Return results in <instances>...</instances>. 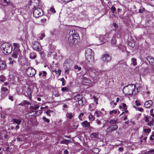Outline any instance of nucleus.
Returning a JSON list of instances; mask_svg holds the SVG:
<instances>
[{
	"instance_id": "63",
	"label": "nucleus",
	"mask_w": 154,
	"mask_h": 154,
	"mask_svg": "<svg viewBox=\"0 0 154 154\" xmlns=\"http://www.w3.org/2000/svg\"><path fill=\"white\" fill-rule=\"evenodd\" d=\"M119 149L120 151H122L123 150V149L122 147H120L119 148Z\"/></svg>"
},
{
	"instance_id": "1",
	"label": "nucleus",
	"mask_w": 154,
	"mask_h": 154,
	"mask_svg": "<svg viewBox=\"0 0 154 154\" xmlns=\"http://www.w3.org/2000/svg\"><path fill=\"white\" fill-rule=\"evenodd\" d=\"M85 57L86 60L85 62L82 63V65L84 68L88 72L90 76L93 77L94 72H92L94 70L92 69L89 67V65H92L94 62V53L90 48H88L85 51Z\"/></svg>"
},
{
	"instance_id": "31",
	"label": "nucleus",
	"mask_w": 154,
	"mask_h": 154,
	"mask_svg": "<svg viewBox=\"0 0 154 154\" xmlns=\"http://www.w3.org/2000/svg\"><path fill=\"white\" fill-rule=\"evenodd\" d=\"M1 90L2 93H4V92L8 91V89L5 87H3L1 88Z\"/></svg>"
},
{
	"instance_id": "22",
	"label": "nucleus",
	"mask_w": 154,
	"mask_h": 154,
	"mask_svg": "<svg viewBox=\"0 0 154 154\" xmlns=\"http://www.w3.org/2000/svg\"><path fill=\"white\" fill-rule=\"evenodd\" d=\"M47 73L45 71H41L39 72V76H40L42 75V76L44 77L46 76V75Z\"/></svg>"
},
{
	"instance_id": "62",
	"label": "nucleus",
	"mask_w": 154,
	"mask_h": 154,
	"mask_svg": "<svg viewBox=\"0 0 154 154\" xmlns=\"http://www.w3.org/2000/svg\"><path fill=\"white\" fill-rule=\"evenodd\" d=\"M64 154H68V152L67 149H65L64 150Z\"/></svg>"
},
{
	"instance_id": "54",
	"label": "nucleus",
	"mask_w": 154,
	"mask_h": 154,
	"mask_svg": "<svg viewBox=\"0 0 154 154\" xmlns=\"http://www.w3.org/2000/svg\"><path fill=\"white\" fill-rule=\"evenodd\" d=\"M135 103H136V104L137 106H140L141 105L140 103L137 100H136L135 101Z\"/></svg>"
},
{
	"instance_id": "36",
	"label": "nucleus",
	"mask_w": 154,
	"mask_h": 154,
	"mask_svg": "<svg viewBox=\"0 0 154 154\" xmlns=\"http://www.w3.org/2000/svg\"><path fill=\"white\" fill-rule=\"evenodd\" d=\"M61 90L63 91L68 92L69 91V88L67 87H62Z\"/></svg>"
},
{
	"instance_id": "49",
	"label": "nucleus",
	"mask_w": 154,
	"mask_h": 154,
	"mask_svg": "<svg viewBox=\"0 0 154 154\" xmlns=\"http://www.w3.org/2000/svg\"><path fill=\"white\" fill-rule=\"evenodd\" d=\"M96 122L98 125H100L102 123V122L100 121L98 119L96 120Z\"/></svg>"
},
{
	"instance_id": "29",
	"label": "nucleus",
	"mask_w": 154,
	"mask_h": 154,
	"mask_svg": "<svg viewBox=\"0 0 154 154\" xmlns=\"http://www.w3.org/2000/svg\"><path fill=\"white\" fill-rule=\"evenodd\" d=\"M26 93L27 94V95L30 98L31 96V91L30 89L29 88H27L26 91Z\"/></svg>"
},
{
	"instance_id": "21",
	"label": "nucleus",
	"mask_w": 154,
	"mask_h": 154,
	"mask_svg": "<svg viewBox=\"0 0 154 154\" xmlns=\"http://www.w3.org/2000/svg\"><path fill=\"white\" fill-rule=\"evenodd\" d=\"M71 142V141L69 140L65 139L61 141L60 143L61 144H65L68 145L70 142Z\"/></svg>"
},
{
	"instance_id": "47",
	"label": "nucleus",
	"mask_w": 154,
	"mask_h": 154,
	"mask_svg": "<svg viewBox=\"0 0 154 154\" xmlns=\"http://www.w3.org/2000/svg\"><path fill=\"white\" fill-rule=\"evenodd\" d=\"M153 109H151L150 110V115L153 117H154V113H153Z\"/></svg>"
},
{
	"instance_id": "23",
	"label": "nucleus",
	"mask_w": 154,
	"mask_h": 154,
	"mask_svg": "<svg viewBox=\"0 0 154 154\" xmlns=\"http://www.w3.org/2000/svg\"><path fill=\"white\" fill-rule=\"evenodd\" d=\"M29 57L31 59H35L36 57V54L34 52H31L29 54Z\"/></svg>"
},
{
	"instance_id": "38",
	"label": "nucleus",
	"mask_w": 154,
	"mask_h": 154,
	"mask_svg": "<svg viewBox=\"0 0 154 154\" xmlns=\"http://www.w3.org/2000/svg\"><path fill=\"white\" fill-rule=\"evenodd\" d=\"M22 104L24 105H29L30 104V103L27 100H24ZM22 104V103H21ZM20 105H21L20 104H19Z\"/></svg>"
},
{
	"instance_id": "45",
	"label": "nucleus",
	"mask_w": 154,
	"mask_h": 154,
	"mask_svg": "<svg viewBox=\"0 0 154 154\" xmlns=\"http://www.w3.org/2000/svg\"><path fill=\"white\" fill-rule=\"evenodd\" d=\"M111 10L112 11V13H114L115 12V11L116 10V8L112 6L111 8Z\"/></svg>"
},
{
	"instance_id": "40",
	"label": "nucleus",
	"mask_w": 154,
	"mask_h": 154,
	"mask_svg": "<svg viewBox=\"0 0 154 154\" xmlns=\"http://www.w3.org/2000/svg\"><path fill=\"white\" fill-rule=\"evenodd\" d=\"M128 44L132 48L134 47L135 46V44L133 42H130L128 43Z\"/></svg>"
},
{
	"instance_id": "46",
	"label": "nucleus",
	"mask_w": 154,
	"mask_h": 154,
	"mask_svg": "<svg viewBox=\"0 0 154 154\" xmlns=\"http://www.w3.org/2000/svg\"><path fill=\"white\" fill-rule=\"evenodd\" d=\"M93 98L94 100V101L96 102L97 104V101L98 100V98L96 97L95 96H94L93 97Z\"/></svg>"
},
{
	"instance_id": "11",
	"label": "nucleus",
	"mask_w": 154,
	"mask_h": 154,
	"mask_svg": "<svg viewBox=\"0 0 154 154\" xmlns=\"http://www.w3.org/2000/svg\"><path fill=\"white\" fill-rule=\"evenodd\" d=\"M20 50H17L16 51L13 50V53L12 54V57L15 58H16L18 56L20 57Z\"/></svg>"
},
{
	"instance_id": "13",
	"label": "nucleus",
	"mask_w": 154,
	"mask_h": 154,
	"mask_svg": "<svg viewBox=\"0 0 154 154\" xmlns=\"http://www.w3.org/2000/svg\"><path fill=\"white\" fill-rule=\"evenodd\" d=\"M153 104L152 101L151 100H149L145 102L144 104V106L146 108L150 107Z\"/></svg>"
},
{
	"instance_id": "12",
	"label": "nucleus",
	"mask_w": 154,
	"mask_h": 154,
	"mask_svg": "<svg viewBox=\"0 0 154 154\" xmlns=\"http://www.w3.org/2000/svg\"><path fill=\"white\" fill-rule=\"evenodd\" d=\"M6 65L3 60H0V70H3L6 69Z\"/></svg>"
},
{
	"instance_id": "55",
	"label": "nucleus",
	"mask_w": 154,
	"mask_h": 154,
	"mask_svg": "<svg viewBox=\"0 0 154 154\" xmlns=\"http://www.w3.org/2000/svg\"><path fill=\"white\" fill-rule=\"evenodd\" d=\"M8 98L11 100L12 101H13L14 100L13 97L12 96H9L8 97Z\"/></svg>"
},
{
	"instance_id": "41",
	"label": "nucleus",
	"mask_w": 154,
	"mask_h": 154,
	"mask_svg": "<svg viewBox=\"0 0 154 154\" xmlns=\"http://www.w3.org/2000/svg\"><path fill=\"white\" fill-rule=\"evenodd\" d=\"M42 119L44 120V122H47V123H49L50 121L49 119H47L45 117H43Z\"/></svg>"
},
{
	"instance_id": "57",
	"label": "nucleus",
	"mask_w": 154,
	"mask_h": 154,
	"mask_svg": "<svg viewBox=\"0 0 154 154\" xmlns=\"http://www.w3.org/2000/svg\"><path fill=\"white\" fill-rule=\"evenodd\" d=\"M46 19H42L41 20V21L42 23H44L46 21Z\"/></svg>"
},
{
	"instance_id": "56",
	"label": "nucleus",
	"mask_w": 154,
	"mask_h": 154,
	"mask_svg": "<svg viewBox=\"0 0 154 154\" xmlns=\"http://www.w3.org/2000/svg\"><path fill=\"white\" fill-rule=\"evenodd\" d=\"M123 106L124 109H127V106H126V104L125 103H123Z\"/></svg>"
},
{
	"instance_id": "26",
	"label": "nucleus",
	"mask_w": 154,
	"mask_h": 154,
	"mask_svg": "<svg viewBox=\"0 0 154 154\" xmlns=\"http://www.w3.org/2000/svg\"><path fill=\"white\" fill-rule=\"evenodd\" d=\"M149 122H148L147 123V125L150 126H152L153 125V123L154 122V119L153 118H151V120H150Z\"/></svg>"
},
{
	"instance_id": "34",
	"label": "nucleus",
	"mask_w": 154,
	"mask_h": 154,
	"mask_svg": "<svg viewBox=\"0 0 154 154\" xmlns=\"http://www.w3.org/2000/svg\"><path fill=\"white\" fill-rule=\"evenodd\" d=\"M3 2L5 3H6L7 5H11L14 8V6L13 5V3L11 2H8L7 0H4Z\"/></svg>"
},
{
	"instance_id": "42",
	"label": "nucleus",
	"mask_w": 154,
	"mask_h": 154,
	"mask_svg": "<svg viewBox=\"0 0 154 154\" xmlns=\"http://www.w3.org/2000/svg\"><path fill=\"white\" fill-rule=\"evenodd\" d=\"M60 80L62 82V85L63 86H64L65 85V80L64 79V78H61L60 79Z\"/></svg>"
},
{
	"instance_id": "32",
	"label": "nucleus",
	"mask_w": 154,
	"mask_h": 154,
	"mask_svg": "<svg viewBox=\"0 0 154 154\" xmlns=\"http://www.w3.org/2000/svg\"><path fill=\"white\" fill-rule=\"evenodd\" d=\"M66 117L69 119H71L73 116L72 113H67L66 115Z\"/></svg>"
},
{
	"instance_id": "30",
	"label": "nucleus",
	"mask_w": 154,
	"mask_h": 154,
	"mask_svg": "<svg viewBox=\"0 0 154 154\" xmlns=\"http://www.w3.org/2000/svg\"><path fill=\"white\" fill-rule=\"evenodd\" d=\"M116 40L114 37H112L111 40V43L113 45H115L116 43Z\"/></svg>"
},
{
	"instance_id": "48",
	"label": "nucleus",
	"mask_w": 154,
	"mask_h": 154,
	"mask_svg": "<svg viewBox=\"0 0 154 154\" xmlns=\"http://www.w3.org/2000/svg\"><path fill=\"white\" fill-rule=\"evenodd\" d=\"M74 68L75 69H78L79 71H80L81 69V68L80 67H78L77 65H75L74 67Z\"/></svg>"
},
{
	"instance_id": "43",
	"label": "nucleus",
	"mask_w": 154,
	"mask_h": 154,
	"mask_svg": "<svg viewBox=\"0 0 154 154\" xmlns=\"http://www.w3.org/2000/svg\"><path fill=\"white\" fill-rule=\"evenodd\" d=\"M117 113V111L116 110H113L112 111H110L109 112V114L111 115L113 113L115 114H116Z\"/></svg>"
},
{
	"instance_id": "35",
	"label": "nucleus",
	"mask_w": 154,
	"mask_h": 154,
	"mask_svg": "<svg viewBox=\"0 0 154 154\" xmlns=\"http://www.w3.org/2000/svg\"><path fill=\"white\" fill-rule=\"evenodd\" d=\"M95 114L96 115V116L97 117H99L101 116V115L102 112L100 111H97L95 112Z\"/></svg>"
},
{
	"instance_id": "51",
	"label": "nucleus",
	"mask_w": 154,
	"mask_h": 154,
	"mask_svg": "<svg viewBox=\"0 0 154 154\" xmlns=\"http://www.w3.org/2000/svg\"><path fill=\"white\" fill-rule=\"evenodd\" d=\"M53 112V111H52V110H48V111H47L46 112V114L48 116H50V113L51 112Z\"/></svg>"
},
{
	"instance_id": "4",
	"label": "nucleus",
	"mask_w": 154,
	"mask_h": 154,
	"mask_svg": "<svg viewBox=\"0 0 154 154\" xmlns=\"http://www.w3.org/2000/svg\"><path fill=\"white\" fill-rule=\"evenodd\" d=\"M3 53L5 54L10 53L12 51V46L9 43H4L2 45Z\"/></svg>"
},
{
	"instance_id": "27",
	"label": "nucleus",
	"mask_w": 154,
	"mask_h": 154,
	"mask_svg": "<svg viewBox=\"0 0 154 154\" xmlns=\"http://www.w3.org/2000/svg\"><path fill=\"white\" fill-rule=\"evenodd\" d=\"M39 107V106L37 105H35L34 106H30V109H31L36 110L38 109Z\"/></svg>"
},
{
	"instance_id": "20",
	"label": "nucleus",
	"mask_w": 154,
	"mask_h": 154,
	"mask_svg": "<svg viewBox=\"0 0 154 154\" xmlns=\"http://www.w3.org/2000/svg\"><path fill=\"white\" fill-rule=\"evenodd\" d=\"M100 38L103 43L107 41L106 36L105 35L100 36Z\"/></svg>"
},
{
	"instance_id": "3",
	"label": "nucleus",
	"mask_w": 154,
	"mask_h": 154,
	"mask_svg": "<svg viewBox=\"0 0 154 154\" xmlns=\"http://www.w3.org/2000/svg\"><path fill=\"white\" fill-rule=\"evenodd\" d=\"M135 85L133 84L129 85L124 87L123 92L125 94L131 95L134 91L135 88Z\"/></svg>"
},
{
	"instance_id": "2",
	"label": "nucleus",
	"mask_w": 154,
	"mask_h": 154,
	"mask_svg": "<svg viewBox=\"0 0 154 154\" xmlns=\"http://www.w3.org/2000/svg\"><path fill=\"white\" fill-rule=\"evenodd\" d=\"M75 30H72L69 33L68 42L71 45H75L78 43L79 36L77 33H75Z\"/></svg>"
},
{
	"instance_id": "37",
	"label": "nucleus",
	"mask_w": 154,
	"mask_h": 154,
	"mask_svg": "<svg viewBox=\"0 0 154 154\" xmlns=\"http://www.w3.org/2000/svg\"><path fill=\"white\" fill-rule=\"evenodd\" d=\"M151 119V118L150 117H148V116H146L145 117V121L146 122H148Z\"/></svg>"
},
{
	"instance_id": "39",
	"label": "nucleus",
	"mask_w": 154,
	"mask_h": 154,
	"mask_svg": "<svg viewBox=\"0 0 154 154\" xmlns=\"http://www.w3.org/2000/svg\"><path fill=\"white\" fill-rule=\"evenodd\" d=\"M84 113L81 112L80 113L79 115L78 116V117L80 120H82V117L84 116Z\"/></svg>"
},
{
	"instance_id": "15",
	"label": "nucleus",
	"mask_w": 154,
	"mask_h": 154,
	"mask_svg": "<svg viewBox=\"0 0 154 154\" xmlns=\"http://www.w3.org/2000/svg\"><path fill=\"white\" fill-rule=\"evenodd\" d=\"M147 59L150 64L154 65V58L151 56H148L147 57Z\"/></svg>"
},
{
	"instance_id": "50",
	"label": "nucleus",
	"mask_w": 154,
	"mask_h": 154,
	"mask_svg": "<svg viewBox=\"0 0 154 154\" xmlns=\"http://www.w3.org/2000/svg\"><path fill=\"white\" fill-rule=\"evenodd\" d=\"M50 11L52 12L55 13L56 12V11L55 9L53 7L51 8L50 9Z\"/></svg>"
},
{
	"instance_id": "60",
	"label": "nucleus",
	"mask_w": 154,
	"mask_h": 154,
	"mask_svg": "<svg viewBox=\"0 0 154 154\" xmlns=\"http://www.w3.org/2000/svg\"><path fill=\"white\" fill-rule=\"evenodd\" d=\"M84 80H85V79H84V80L83 81V82H85V83H86V82L90 83V80L88 79H87L86 80L87 81V82H86V81L85 82Z\"/></svg>"
},
{
	"instance_id": "59",
	"label": "nucleus",
	"mask_w": 154,
	"mask_h": 154,
	"mask_svg": "<svg viewBox=\"0 0 154 154\" xmlns=\"http://www.w3.org/2000/svg\"><path fill=\"white\" fill-rule=\"evenodd\" d=\"M138 110L140 111L141 112H143V109L142 108H138Z\"/></svg>"
},
{
	"instance_id": "44",
	"label": "nucleus",
	"mask_w": 154,
	"mask_h": 154,
	"mask_svg": "<svg viewBox=\"0 0 154 154\" xmlns=\"http://www.w3.org/2000/svg\"><path fill=\"white\" fill-rule=\"evenodd\" d=\"M151 129L150 128L144 129V131L145 133H149L151 131Z\"/></svg>"
},
{
	"instance_id": "64",
	"label": "nucleus",
	"mask_w": 154,
	"mask_h": 154,
	"mask_svg": "<svg viewBox=\"0 0 154 154\" xmlns=\"http://www.w3.org/2000/svg\"><path fill=\"white\" fill-rule=\"evenodd\" d=\"M52 72H55L56 74H57V71L55 69H54L52 70Z\"/></svg>"
},
{
	"instance_id": "9",
	"label": "nucleus",
	"mask_w": 154,
	"mask_h": 154,
	"mask_svg": "<svg viewBox=\"0 0 154 154\" xmlns=\"http://www.w3.org/2000/svg\"><path fill=\"white\" fill-rule=\"evenodd\" d=\"M18 62L20 65L23 66L26 63L27 60L25 56H20L18 58Z\"/></svg>"
},
{
	"instance_id": "33",
	"label": "nucleus",
	"mask_w": 154,
	"mask_h": 154,
	"mask_svg": "<svg viewBox=\"0 0 154 154\" xmlns=\"http://www.w3.org/2000/svg\"><path fill=\"white\" fill-rule=\"evenodd\" d=\"M88 118L89 120L91 121H93L95 119L94 117L92 115H89Z\"/></svg>"
},
{
	"instance_id": "19",
	"label": "nucleus",
	"mask_w": 154,
	"mask_h": 154,
	"mask_svg": "<svg viewBox=\"0 0 154 154\" xmlns=\"http://www.w3.org/2000/svg\"><path fill=\"white\" fill-rule=\"evenodd\" d=\"M13 45L14 47V50L16 51L17 50H20L19 49L20 45L18 43H14L13 44Z\"/></svg>"
},
{
	"instance_id": "53",
	"label": "nucleus",
	"mask_w": 154,
	"mask_h": 154,
	"mask_svg": "<svg viewBox=\"0 0 154 154\" xmlns=\"http://www.w3.org/2000/svg\"><path fill=\"white\" fill-rule=\"evenodd\" d=\"M147 154H154V149L150 150Z\"/></svg>"
},
{
	"instance_id": "7",
	"label": "nucleus",
	"mask_w": 154,
	"mask_h": 154,
	"mask_svg": "<svg viewBox=\"0 0 154 154\" xmlns=\"http://www.w3.org/2000/svg\"><path fill=\"white\" fill-rule=\"evenodd\" d=\"M118 128V126L116 125H111L109 126L106 130V131L107 133L111 132L114 131Z\"/></svg>"
},
{
	"instance_id": "6",
	"label": "nucleus",
	"mask_w": 154,
	"mask_h": 154,
	"mask_svg": "<svg viewBox=\"0 0 154 154\" xmlns=\"http://www.w3.org/2000/svg\"><path fill=\"white\" fill-rule=\"evenodd\" d=\"M27 75L30 77L33 76L35 74V70L32 67L28 68L26 71Z\"/></svg>"
},
{
	"instance_id": "8",
	"label": "nucleus",
	"mask_w": 154,
	"mask_h": 154,
	"mask_svg": "<svg viewBox=\"0 0 154 154\" xmlns=\"http://www.w3.org/2000/svg\"><path fill=\"white\" fill-rule=\"evenodd\" d=\"M32 46L33 49L37 51H40L41 50L40 44L37 42H33Z\"/></svg>"
},
{
	"instance_id": "16",
	"label": "nucleus",
	"mask_w": 154,
	"mask_h": 154,
	"mask_svg": "<svg viewBox=\"0 0 154 154\" xmlns=\"http://www.w3.org/2000/svg\"><path fill=\"white\" fill-rule=\"evenodd\" d=\"M12 121L13 123H16V124L19 125L21 122L22 121L21 119H16L13 118L12 120Z\"/></svg>"
},
{
	"instance_id": "58",
	"label": "nucleus",
	"mask_w": 154,
	"mask_h": 154,
	"mask_svg": "<svg viewBox=\"0 0 154 154\" xmlns=\"http://www.w3.org/2000/svg\"><path fill=\"white\" fill-rule=\"evenodd\" d=\"M61 70L60 69H58V71H57V74L58 73V75H60L61 74Z\"/></svg>"
},
{
	"instance_id": "61",
	"label": "nucleus",
	"mask_w": 154,
	"mask_h": 154,
	"mask_svg": "<svg viewBox=\"0 0 154 154\" xmlns=\"http://www.w3.org/2000/svg\"><path fill=\"white\" fill-rule=\"evenodd\" d=\"M113 26L115 27H118V25L116 23H114L113 24Z\"/></svg>"
},
{
	"instance_id": "28",
	"label": "nucleus",
	"mask_w": 154,
	"mask_h": 154,
	"mask_svg": "<svg viewBox=\"0 0 154 154\" xmlns=\"http://www.w3.org/2000/svg\"><path fill=\"white\" fill-rule=\"evenodd\" d=\"M108 122L111 124H114L117 123V120L114 119H111L110 121H108Z\"/></svg>"
},
{
	"instance_id": "25",
	"label": "nucleus",
	"mask_w": 154,
	"mask_h": 154,
	"mask_svg": "<svg viewBox=\"0 0 154 154\" xmlns=\"http://www.w3.org/2000/svg\"><path fill=\"white\" fill-rule=\"evenodd\" d=\"M98 137V133H93L91 134V137L92 138H97Z\"/></svg>"
},
{
	"instance_id": "14",
	"label": "nucleus",
	"mask_w": 154,
	"mask_h": 154,
	"mask_svg": "<svg viewBox=\"0 0 154 154\" xmlns=\"http://www.w3.org/2000/svg\"><path fill=\"white\" fill-rule=\"evenodd\" d=\"M82 125L83 127L85 128H89L90 126V122H88L87 121H85L82 122Z\"/></svg>"
},
{
	"instance_id": "5",
	"label": "nucleus",
	"mask_w": 154,
	"mask_h": 154,
	"mask_svg": "<svg viewBox=\"0 0 154 154\" xmlns=\"http://www.w3.org/2000/svg\"><path fill=\"white\" fill-rule=\"evenodd\" d=\"M43 14L42 10L40 8H37L33 10V15L35 18H38Z\"/></svg>"
},
{
	"instance_id": "10",
	"label": "nucleus",
	"mask_w": 154,
	"mask_h": 154,
	"mask_svg": "<svg viewBox=\"0 0 154 154\" xmlns=\"http://www.w3.org/2000/svg\"><path fill=\"white\" fill-rule=\"evenodd\" d=\"M103 60L106 62H109L111 59V57L108 54H105L102 57Z\"/></svg>"
},
{
	"instance_id": "17",
	"label": "nucleus",
	"mask_w": 154,
	"mask_h": 154,
	"mask_svg": "<svg viewBox=\"0 0 154 154\" xmlns=\"http://www.w3.org/2000/svg\"><path fill=\"white\" fill-rule=\"evenodd\" d=\"M86 100L85 98L82 97L78 100V103L79 105L83 106L85 103Z\"/></svg>"
},
{
	"instance_id": "52",
	"label": "nucleus",
	"mask_w": 154,
	"mask_h": 154,
	"mask_svg": "<svg viewBox=\"0 0 154 154\" xmlns=\"http://www.w3.org/2000/svg\"><path fill=\"white\" fill-rule=\"evenodd\" d=\"M17 141H23V138H20L19 137H17Z\"/></svg>"
},
{
	"instance_id": "18",
	"label": "nucleus",
	"mask_w": 154,
	"mask_h": 154,
	"mask_svg": "<svg viewBox=\"0 0 154 154\" xmlns=\"http://www.w3.org/2000/svg\"><path fill=\"white\" fill-rule=\"evenodd\" d=\"M31 1L35 6H37L39 5V0H31Z\"/></svg>"
},
{
	"instance_id": "24",
	"label": "nucleus",
	"mask_w": 154,
	"mask_h": 154,
	"mask_svg": "<svg viewBox=\"0 0 154 154\" xmlns=\"http://www.w3.org/2000/svg\"><path fill=\"white\" fill-rule=\"evenodd\" d=\"M131 64L134 66H135L137 64V60L136 59L133 58L131 59Z\"/></svg>"
}]
</instances>
